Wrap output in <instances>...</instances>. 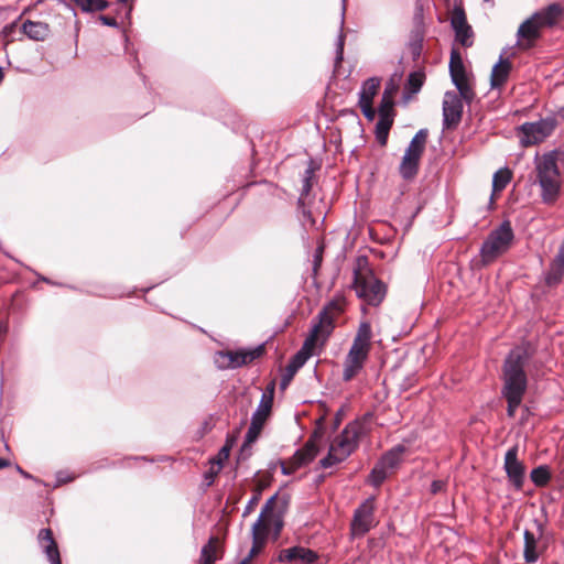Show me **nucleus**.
<instances>
[{
  "label": "nucleus",
  "mask_w": 564,
  "mask_h": 564,
  "mask_svg": "<svg viewBox=\"0 0 564 564\" xmlns=\"http://www.w3.org/2000/svg\"><path fill=\"white\" fill-rule=\"evenodd\" d=\"M392 106H393V102L390 99V97L387 95V91H386L381 99V104L379 107V118H381L382 115L392 116Z\"/></svg>",
  "instance_id": "obj_42"
},
{
  "label": "nucleus",
  "mask_w": 564,
  "mask_h": 564,
  "mask_svg": "<svg viewBox=\"0 0 564 564\" xmlns=\"http://www.w3.org/2000/svg\"><path fill=\"white\" fill-rule=\"evenodd\" d=\"M297 370L288 364L282 375L281 387L285 388L286 386H289Z\"/></svg>",
  "instance_id": "obj_44"
},
{
  "label": "nucleus",
  "mask_w": 564,
  "mask_h": 564,
  "mask_svg": "<svg viewBox=\"0 0 564 564\" xmlns=\"http://www.w3.org/2000/svg\"><path fill=\"white\" fill-rule=\"evenodd\" d=\"M217 538L212 536L200 551L199 564H214L217 560Z\"/></svg>",
  "instance_id": "obj_31"
},
{
  "label": "nucleus",
  "mask_w": 564,
  "mask_h": 564,
  "mask_svg": "<svg viewBox=\"0 0 564 564\" xmlns=\"http://www.w3.org/2000/svg\"><path fill=\"white\" fill-rule=\"evenodd\" d=\"M372 330L371 325L368 321H364L359 324L357 334L354 338V344L361 345L365 347H371Z\"/></svg>",
  "instance_id": "obj_32"
},
{
  "label": "nucleus",
  "mask_w": 564,
  "mask_h": 564,
  "mask_svg": "<svg viewBox=\"0 0 564 564\" xmlns=\"http://www.w3.org/2000/svg\"><path fill=\"white\" fill-rule=\"evenodd\" d=\"M10 466V462L6 458H0V469Z\"/></svg>",
  "instance_id": "obj_55"
},
{
  "label": "nucleus",
  "mask_w": 564,
  "mask_h": 564,
  "mask_svg": "<svg viewBox=\"0 0 564 564\" xmlns=\"http://www.w3.org/2000/svg\"><path fill=\"white\" fill-rule=\"evenodd\" d=\"M345 310L343 299L329 301L317 314L312 325L310 335L304 340L301 349L291 358L289 365L299 371L312 356L317 343L324 344L335 328V321Z\"/></svg>",
  "instance_id": "obj_2"
},
{
  "label": "nucleus",
  "mask_w": 564,
  "mask_h": 564,
  "mask_svg": "<svg viewBox=\"0 0 564 564\" xmlns=\"http://www.w3.org/2000/svg\"><path fill=\"white\" fill-rule=\"evenodd\" d=\"M364 364L350 359L346 356L344 362L343 380L345 382L351 381L364 368Z\"/></svg>",
  "instance_id": "obj_34"
},
{
  "label": "nucleus",
  "mask_w": 564,
  "mask_h": 564,
  "mask_svg": "<svg viewBox=\"0 0 564 564\" xmlns=\"http://www.w3.org/2000/svg\"><path fill=\"white\" fill-rule=\"evenodd\" d=\"M318 560V554L303 546H293L289 549H283L279 552L278 561L279 562H290L295 563L300 562L303 564H313Z\"/></svg>",
  "instance_id": "obj_18"
},
{
  "label": "nucleus",
  "mask_w": 564,
  "mask_h": 564,
  "mask_svg": "<svg viewBox=\"0 0 564 564\" xmlns=\"http://www.w3.org/2000/svg\"><path fill=\"white\" fill-rule=\"evenodd\" d=\"M17 470L24 477V478H31V475L26 471H24L20 466H17Z\"/></svg>",
  "instance_id": "obj_56"
},
{
  "label": "nucleus",
  "mask_w": 564,
  "mask_h": 564,
  "mask_svg": "<svg viewBox=\"0 0 564 564\" xmlns=\"http://www.w3.org/2000/svg\"><path fill=\"white\" fill-rule=\"evenodd\" d=\"M352 271V282H381V280L375 278L373 271L370 268L369 259L366 256H359L356 258Z\"/></svg>",
  "instance_id": "obj_23"
},
{
  "label": "nucleus",
  "mask_w": 564,
  "mask_h": 564,
  "mask_svg": "<svg viewBox=\"0 0 564 564\" xmlns=\"http://www.w3.org/2000/svg\"><path fill=\"white\" fill-rule=\"evenodd\" d=\"M464 97L460 91H446L443 99V129H455L463 117Z\"/></svg>",
  "instance_id": "obj_9"
},
{
  "label": "nucleus",
  "mask_w": 564,
  "mask_h": 564,
  "mask_svg": "<svg viewBox=\"0 0 564 564\" xmlns=\"http://www.w3.org/2000/svg\"><path fill=\"white\" fill-rule=\"evenodd\" d=\"M364 426L359 422H351L337 435L329 446L326 457L319 460L322 468H329L348 458L358 447Z\"/></svg>",
  "instance_id": "obj_4"
},
{
  "label": "nucleus",
  "mask_w": 564,
  "mask_h": 564,
  "mask_svg": "<svg viewBox=\"0 0 564 564\" xmlns=\"http://www.w3.org/2000/svg\"><path fill=\"white\" fill-rule=\"evenodd\" d=\"M356 295L367 305H379L387 294L386 284H350Z\"/></svg>",
  "instance_id": "obj_16"
},
{
  "label": "nucleus",
  "mask_w": 564,
  "mask_h": 564,
  "mask_svg": "<svg viewBox=\"0 0 564 564\" xmlns=\"http://www.w3.org/2000/svg\"><path fill=\"white\" fill-rule=\"evenodd\" d=\"M511 180V173L508 169L499 170L494 174L492 177V191L501 192L506 188Z\"/></svg>",
  "instance_id": "obj_37"
},
{
  "label": "nucleus",
  "mask_w": 564,
  "mask_h": 564,
  "mask_svg": "<svg viewBox=\"0 0 564 564\" xmlns=\"http://www.w3.org/2000/svg\"><path fill=\"white\" fill-rule=\"evenodd\" d=\"M529 359L530 355L525 348L516 347L508 354L503 362L501 394L508 403L507 414L509 417L516 415L527 391L528 379L524 368Z\"/></svg>",
  "instance_id": "obj_1"
},
{
  "label": "nucleus",
  "mask_w": 564,
  "mask_h": 564,
  "mask_svg": "<svg viewBox=\"0 0 564 564\" xmlns=\"http://www.w3.org/2000/svg\"><path fill=\"white\" fill-rule=\"evenodd\" d=\"M564 156L560 150L536 154L534 159V183L540 187V197L545 205H554L561 195L563 176L558 162Z\"/></svg>",
  "instance_id": "obj_3"
},
{
  "label": "nucleus",
  "mask_w": 564,
  "mask_h": 564,
  "mask_svg": "<svg viewBox=\"0 0 564 564\" xmlns=\"http://www.w3.org/2000/svg\"><path fill=\"white\" fill-rule=\"evenodd\" d=\"M425 75L423 72L410 73L408 80L404 86L405 94L414 95L417 94L423 86Z\"/></svg>",
  "instance_id": "obj_33"
},
{
  "label": "nucleus",
  "mask_w": 564,
  "mask_h": 564,
  "mask_svg": "<svg viewBox=\"0 0 564 564\" xmlns=\"http://www.w3.org/2000/svg\"><path fill=\"white\" fill-rule=\"evenodd\" d=\"M276 499V495L272 496L270 499L267 500L264 506L262 507V510L257 519V521L252 525V547L249 552V555L247 558L249 561L256 556L261 549L264 546L267 539H268V528H267V514L272 510V506L274 500Z\"/></svg>",
  "instance_id": "obj_12"
},
{
  "label": "nucleus",
  "mask_w": 564,
  "mask_h": 564,
  "mask_svg": "<svg viewBox=\"0 0 564 564\" xmlns=\"http://www.w3.org/2000/svg\"><path fill=\"white\" fill-rule=\"evenodd\" d=\"M368 544H369V547H371V549L381 550L384 546V540L382 538H377V539L372 538V539H369Z\"/></svg>",
  "instance_id": "obj_51"
},
{
  "label": "nucleus",
  "mask_w": 564,
  "mask_h": 564,
  "mask_svg": "<svg viewBox=\"0 0 564 564\" xmlns=\"http://www.w3.org/2000/svg\"><path fill=\"white\" fill-rule=\"evenodd\" d=\"M4 74L2 68L0 67V83L3 80Z\"/></svg>",
  "instance_id": "obj_58"
},
{
  "label": "nucleus",
  "mask_w": 564,
  "mask_h": 564,
  "mask_svg": "<svg viewBox=\"0 0 564 564\" xmlns=\"http://www.w3.org/2000/svg\"><path fill=\"white\" fill-rule=\"evenodd\" d=\"M84 12L102 11L108 8L109 3L106 0H72Z\"/></svg>",
  "instance_id": "obj_36"
},
{
  "label": "nucleus",
  "mask_w": 564,
  "mask_h": 564,
  "mask_svg": "<svg viewBox=\"0 0 564 564\" xmlns=\"http://www.w3.org/2000/svg\"><path fill=\"white\" fill-rule=\"evenodd\" d=\"M99 20L102 22V24H105L107 26H117L118 25L117 20L109 15H100Z\"/></svg>",
  "instance_id": "obj_52"
},
{
  "label": "nucleus",
  "mask_w": 564,
  "mask_h": 564,
  "mask_svg": "<svg viewBox=\"0 0 564 564\" xmlns=\"http://www.w3.org/2000/svg\"><path fill=\"white\" fill-rule=\"evenodd\" d=\"M523 538H524V550H523L524 561L527 563H535L539 558V553L536 550L538 539L535 538L534 533H532L529 530L524 531Z\"/></svg>",
  "instance_id": "obj_27"
},
{
  "label": "nucleus",
  "mask_w": 564,
  "mask_h": 564,
  "mask_svg": "<svg viewBox=\"0 0 564 564\" xmlns=\"http://www.w3.org/2000/svg\"><path fill=\"white\" fill-rule=\"evenodd\" d=\"M505 470L516 489H521L524 482L525 468L518 459V447L509 448L505 455Z\"/></svg>",
  "instance_id": "obj_14"
},
{
  "label": "nucleus",
  "mask_w": 564,
  "mask_h": 564,
  "mask_svg": "<svg viewBox=\"0 0 564 564\" xmlns=\"http://www.w3.org/2000/svg\"><path fill=\"white\" fill-rule=\"evenodd\" d=\"M273 387L267 389L261 397L260 403L251 416V421L264 425L271 414L273 405Z\"/></svg>",
  "instance_id": "obj_19"
},
{
  "label": "nucleus",
  "mask_w": 564,
  "mask_h": 564,
  "mask_svg": "<svg viewBox=\"0 0 564 564\" xmlns=\"http://www.w3.org/2000/svg\"><path fill=\"white\" fill-rule=\"evenodd\" d=\"M317 453L318 447L314 436H312L302 448L294 453V455L289 460H280L282 474L292 475L301 467H304L313 462Z\"/></svg>",
  "instance_id": "obj_11"
},
{
  "label": "nucleus",
  "mask_w": 564,
  "mask_h": 564,
  "mask_svg": "<svg viewBox=\"0 0 564 564\" xmlns=\"http://www.w3.org/2000/svg\"><path fill=\"white\" fill-rule=\"evenodd\" d=\"M532 482L538 487L545 486L551 479V473L547 466L541 465L532 469L530 474Z\"/></svg>",
  "instance_id": "obj_35"
},
{
  "label": "nucleus",
  "mask_w": 564,
  "mask_h": 564,
  "mask_svg": "<svg viewBox=\"0 0 564 564\" xmlns=\"http://www.w3.org/2000/svg\"><path fill=\"white\" fill-rule=\"evenodd\" d=\"M15 25H17V21H14L13 23H11L10 25H7V26L4 28V31H6V32H7V31H12V30L15 28Z\"/></svg>",
  "instance_id": "obj_57"
},
{
  "label": "nucleus",
  "mask_w": 564,
  "mask_h": 564,
  "mask_svg": "<svg viewBox=\"0 0 564 564\" xmlns=\"http://www.w3.org/2000/svg\"><path fill=\"white\" fill-rule=\"evenodd\" d=\"M259 499H260V490L258 491L257 495H254L247 503L246 508H245V511H243V516H247L248 513H250L253 509V507L259 502Z\"/></svg>",
  "instance_id": "obj_49"
},
{
  "label": "nucleus",
  "mask_w": 564,
  "mask_h": 564,
  "mask_svg": "<svg viewBox=\"0 0 564 564\" xmlns=\"http://www.w3.org/2000/svg\"><path fill=\"white\" fill-rule=\"evenodd\" d=\"M451 25L455 32V39L458 43L464 47H470L474 44V31L467 22L463 7H454L451 17Z\"/></svg>",
  "instance_id": "obj_13"
},
{
  "label": "nucleus",
  "mask_w": 564,
  "mask_h": 564,
  "mask_svg": "<svg viewBox=\"0 0 564 564\" xmlns=\"http://www.w3.org/2000/svg\"><path fill=\"white\" fill-rule=\"evenodd\" d=\"M376 498H367L355 510L350 522V533L352 538H361L367 534L378 522L375 517Z\"/></svg>",
  "instance_id": "obj_7"
},
{
  "label": "nucleus",
  "mask_w": 564,
  "mask_h": 564,
  "mask_svg": "<svg viewBox=\"0 0 564 564\" xmlns=\"http://www.w3.org/2000/svg\"><path fill=\"white\" fill-rule=\"evenodd\" d=\"M405 451H406L405 446L399 444V445L392 447L387 453H384L378 463H380V465L383 466L384 468H387L388 470L394 469L402 462V457H403Z\"/></svg>",
  "instance_id": "obj_26"
},
{
  "label": "nucleus",
  "mask_w": 564,
  "mask_h": 564,
  "mask_svg": "<svg viewBox=\"0 0 564 564\" xmlns=\"http://www.w3.org/2000/svg\"><path fill=\"white\" fill-rule=\"evenodd\" d=\"M514 239L513 229L509 220H503L494 229L480 247V260L484 264L494 262L509 250Z\"/></svg>",
  "instance_id": "obj_5"
},
{
  "label": "nucleus",
  "mask_w": 564,
  "mask_h": 564,
  "mask_svg": "<svg viewBox=\"0 0 564 564\" xmlns=\"http://www.w3.org/2000/svg\"><path fill=\"white\" fill-rule=\"evenodd\" d=\"M22 32L31 40L44 41L50 34V26L44 22L26 20L22 24Z\"/></svg>",
  "instance_id": "obj_24"
},
{
  "label": "nucleus",
  "mask_w": 564,
  "mask_h": 564,
  "mask_svg": "<svg viewBox=\"0 0 564 564\" xmlns=\"http://www.w3.org/2000/svg\"><path fill=\"white\" fill-rule=\"evenodd\" d=\"M312 177H313V170L307 169L305 170L304 177H303V184H302V194L301 196L308 195V193L312 189Z\"/></svg>",
  "instance_id": "obj_43"
},
{
  "label": "nucleus",
  "mask_w": 564,
  "mask_h": 564,
  "mask_svg": "<svg viewBox=\"0 0 564 564\" xmlns=\"http://www.w3.org/2000/svg\"><path fill=\"white\" fill-rule=\"evenodd\" d=\"M420 158L404 154L399 166V172L404 180H412L417 174Z\"/></svg>",
  "instance_id": "obj_28"
},
{
  "label": "nucleus",
  "mask_w": 564,
  "mask_h": 564,
  "mask_svg": "<svg viewBox=\"0 0 564 564\" xmlns=\"http://www.w3.org/2000/svg\"><path fill=\"white\" fill-rule=\"evenodd\" d=\"M39 541L51 564H62L57 544L51 529H42L39 533Z\"/></svg>",
  "instance_id": "obj_21"
},
{
  "label": "nucleus",
  "mask_w": 564,
  "mask_h": 564,
  "mask_svg": "<svg viewBox=\"0 0 564 564\" xmlns=\"http://www.w3.org/2000/svg\"><path fill=\"white\" fill-rule=\"evenodd\" d=\"M542 33L539 24L530 17L523 21L517 32V45L522 51H528L535 46Z\"/></svg>",
  "instance_id": "obj_15"
},
{
  "label": "nucleus",
  "mask_w": 564,
  "mask_h": 564,
  "mask_svg": "<svg viewBox=\"0 0 564 564\" xmlns=\"http://www.w3.org/2000/svg\"><path fill=\"white\" fill-rule=\"evenodd\" d=\"M445 481L443 480H434L432 484H431V492L432 494H438L441 491H443L445 489Z\"/></svg>",
  "instance_id": "obj_50"
},
{
  "label": "nucleus",
  "mask_w": 564,
  "mask_h": 564,
  "mask_svg": "<svg viewBox=\"0 0 564 564\" xmlns=\"http://www.w3.org/2000/svg\"><path fill=\"white\" fill-rule=\"evenodd\" d=\"M344 41H345V35L343 34V32H340L338 35V40H337L336 63H340L343 61Z\"/></svg>",
  "instance_id": "obj_47"
},
{
  "label": "nucleus",
  "mask_w": 564,
  "mask_h": 564,
  "mask_svg": "<svg viewBox=\"0 0 564 564\" xmlns=\"http://www.w3.org/2000/svg\"><path fill=\"white\" fill-rule=\"evenodd\" d=\"M264 425L250 422L249 429L245 436V442L240 449V458L247 459L251 456V446L258 440Z\"/></svg>",
  "instance_id": "obj_25"
},
{
  "label": "nucleus",
  "mask_w": 564,
  "mask_h": 564,
  "mask_svg": "<svg viewBox=\"0 0 564 564\" xmlns=\"http://www.w3.org/2000/svg\"><path fill=\"white\" fill-rule=\"evenodd\" d=\"M229 447L228 446H224L220 451H219V462H221V459H227L228 456H229Z\"/></svg>",
  "instance_id": "obj_53"
},
{
  "label": "nucleus",
  "mask_w": 564,
  "mask_h": 564,
  "mask_svg": "<svg viewBox=\"0 0 564 564\" xmlns=\"http://www.w3.org/2000/svg\"><path fill=\"white\" fill-rule=\"evenodd\" d=\"M323 253H324V245L319 243L313 253V260H312V271H313L312 278L313 279H316V276H317V271L323 261Z\"/></svg>",
  "instance_id": "obj_41"
},
{
  "label": "nucleus",
  "mask_w": 564,
  "mask_h": 564,
  "mask_svg": "<svg viewBox=\"0 0 564 564\" xmlns=\"http://www.w3.org/2000/svg\"><path fill=\"white\" fill-rule=\"evenodd\" d=\"M361 112L368 120H373L376 117V110L372 107V102H358Z\"/></svg>",
  "instance_id": "obj_46"
},
{
  "label": "nucleus",
  "mask_w": 564,
  "mask_h": 564,
  "mask_svg": "<svg viewBox=\"0 0 564 564\" xmlns=\"http://www.w3.org/2000/svg\"><path fill=\"white\" fill-rule=\"evenodd\" d=\"M273 505H275V501L273 502ZM273 510H274V506H272V510L267 514L265 523H267L268 529L270 528V525L274 527V534L276 538L282 530L283 521L280 516H276L273 513Z\"/></svg>",
  "instance_id": "obj_40"
},
{
  "label": "nucleus",
  "mask_w": 564,
  "mask_h": 564,
  "mask_svg": "<svg viewBox=\"0 0 564 564\" xmlns=\"http://www.w3.org/2000/svg\"><path fill=\"white\" fill-rule=\"evenodd\" d=\"M512 65L509 59L502 58L494 65L490 76V85L492 89H500L507 83Z\"/></svg>",
  "instance_id": "obj_20"
},
{
  "label": "nucleus",
  "mask_w": 564,
  "mask_h": 564,
  "mask_svg": "<svg viewBox=\"0 0 564 564\" xmlns=\"http://www.w3.org/2000/svg\"><path fill=\"white\" fill-rule=\"evenodd\" d=\"M424 149L422 145H419V143H415L414 141L411 140L409 147L406 148L405 150V153L404 154H408V155H411V156H416V158H420L422 156L423 152H424Z\"/></svg>",
  "instance_id": "obj_45"
},
{
  "label": "nucleus",
  "mask_w": 564,
  "mask_h": 564,
  "mask_svg": "<svg viewBox=\"0 0 564 564\" xmlns=\"http://www.w3.org/2000/svg\"><path fill=\"white\" fill-rule=\"evenodd\" d=\"M352 271V282H381V280L375 278L373 271L370 268L369 259L366 256H359L356 258Z\"/></svg>",
  "instance_id": "obj_22"
},
{
  "label": "nucleus",
  "mask_w": 564,
  "mask_h": 564,
  "mask_svg": "<svg viewBox=\"0 0 564 564\" xmlns=\"http://www.w3.org/2000/svg\"><path fill=\"white\" fill-rule=\"evenodd\" d=\"M119 2L126 3L128 0H118Z\"/></svg>",
  "instance_id": "obj_60"
},
{
  "label": "nucleus",
  "mask_w": 564,
  "mask_h": 564,
  "mask_svg": "<svg viewBox=\"0 0 564 564\" xmlns=\"http://www.w3.org/2000/svg\"><path fill=\"white\" fill-rule=\"evenodd\" d=\"M388 477V469L377 463L369 475V481L372 486L379 487Z\"/></svg>",
  "instance_id": "obj_39"
},
{
  "label": "nucleus",
  "mask_w": 564,
  "mask_h": 564,
  "mask_svg": "<svg viewBox=\"0 0 564 564\" xmlns=\"http://www.w3.org/2000/svg\"><path fill=\"white\" fill-rule=\"evenodd\" d=\"M369 351L370 348L352 343L347 357L365 365L368 359Z\"/></svg>",
  "instance_id": "obj_38"
},
{
  "label": "nucleus",
  "mask_w": 564,
  "mask_h": 564,
  "mask_svg": "<svg viewBox=\"0 0 564 564\" xmlns=\"http://www.w3.org/2000/svg\"><path fill=\"white\" fill-rule=\"evenodd\" d=\"M449 74L453 84L460 91L465 102L470 104L475 98L474 87L459 53L454 50L451 53Z\"/></svg>",
  "instance_id": "obj_8"
},
{
  "label": "nucleus",
  "mask_w": 564,
  "mask_h": 564,
  "mask_svg": "<svg viewBox=\"0 0 564 564\" xmlns=\"http://www.w3.org/2000/svg\"><path fill=\"white\" fill-rule=\"evenodd\" d=\"M8 326L4 322L0 321V339L7 334Z\"/></svg>",
  "instance_id": "obj_54"
},
{
  "label": "nucleus",
  "mask_w": 564,
  "mask_h": 564,
  "mask_svg": "<svg viewBox=\"0 0 564 564\" xmlns=\"http://www.w3.org/2000/svg\"><path fill=\"white\" fill-rule=\"evenodd\" d=\"M249 563V558H245L243 561H241L239 564H248Z\"/></svg>",
  "instance_id": "obj_59"
},
{
  "label": "nucleus",
  "mask_w": 564,
  "mask_h": 564,
  "mask_svg": "<svg viewBox=\"0 0 564 564\" xmlns=\"http://www.w3.org/2000/svg\"><path fill=\"white\" fill-rule=\"evenodd\" d=\"M392 116L382 115L376 124V138L381 145L387 143L389 131L392 127Z\"/></svg>",
  "instance_id": "obj_30"
},
{
  "label": "nucleus",
  "mask_w": 564,
  "mask_h": 564,
  "mask_svg": "<svg viewBox=\"0 0 564 564\" xmlns=\"http://www.w3.org/2000/svg\"><path fill=\"white\" fill-rule=\"evenodd\" d=\"M264 349L259 346L250 350H227L217 355L216 364L220 369H235L252 362L263 354Z\"/></svg>",
  "instance_id": "obj_10"
},
{
  "label": "nucleus",
  "mask_w": 564,
  "mask_h": 564,
  "mask_svg": "<svg viewBox=\"0 0 564 564\" xmlns=\"http://www.w3.org/2000/svg\"><path fill=\"white\" fill-rule=\"evenodd\" d=\"M380 87V79L378 77L368 78L361 86L359 91L358 102H372L375 96Z\"/></svg>",
  "instance_id": "obj_29"
},
{
  "label": "nucleus",
  "mask_w": 564,
  "mask_h": 564,
  "mask_svg": "<svg viewBox=\"0 0 564 564\" xmlns=\"http://www.w3.org/2000/svg\"><path fill=\"white\" fill-rule=\"evenodd\" d=\"M426 139H427V130L421 129L412 138V141H414L415 143H419V145H422L423 148H425Z\"/></svg>",
  "instance_id": "obj_48"
},
{
  "label": "nucleus",
  "mask_w": 564,
  "mask_h": 564,
  "mask_svg": "<svg viewBox=\"0 0 564 564\" xmlns=\"http://www.w3.org/2000/svg\"><path fill=\"white\" fill-rule=\"evenodd\" d=\"M564 14V8L558 2H553L545 8L534 12L531 18L539 24L540 29L553 28Z\"/></svg>",
  "instance_id": "obj_17"
},
{
  "label": "nucleus",
  "mask_w": 564,
  "mask_h": 564,
  "mask_svg": "<svg viewBox=\"0 0 564 564\" xmlns=\"http://www.w3.org/2000/svg\"><path fill=\"white\" fill-rule=\"evenodd\" d=\"M554 117L542 118L534 122H524L517 128L520 144L524 148L539 144L550 137L556 128Z\"/></svg>",
  "instance_id": "obj_6"
}]
</instances>
